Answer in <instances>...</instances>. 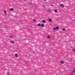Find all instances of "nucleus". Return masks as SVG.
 <instances>
[{"label":"nucleus","mask_w":75,"mask_h":75,"mask_svg":"<svg viewBox=\"0 0 75 75\" xmlns=\"http://www.w3.org/2000/svg\"><path fill=\"white\" fill-rule=\"evenodd\" d=\"M54 11L55 13H57V12H58V11L57 9H55Z\"/></svg>","instance_id":"nucleus-7"},{"label":"nucleus","mask_w":75,"mask_h":75,"mask_svg":"<svg viewBox=\"0 0 75 75\" xmlns=\"http://www.w3.org/2000/svg\"><path fill=\"white\" fill-rule=\"evenodd\" d=\"M4 13L5 14H6V15H7V13H6V11L4 10Z\"/></svg>","instance_id":"nucleus-10"},{"label":"nucleus","mask_w":75,"mask_h":75,"mask_svg":"<svg viewBox=\"0 0 75 75\" xmlns=\"http://www.w3.org/2000/svg\"><path fill=\"white\" fill-rule=\"evenodd\" d=\"M15 57H18V56L17 54H15Z\"/></svg>","instance_id":"nucleus-6"},{"label":"nucleus","mask_w":75,"mask_h":75,"mask_svg":"<svg viewBox=\"0 0 75 75\" xmlns=\"http://www.w3.org/2000/svg\"><path fill=\"white\" fill-rule=\"evenodd\" d=\"M60 6L62 8H64V7H65V6H64V5L63 4H60Z\"/></svg>","instance_id":"nucleus-2"},{"label":"nucleus","mask_w":75,"mask_h":75,"mask_svg":"<svg viewBox=\"0 0 75 75\" xmlns=\"http://www.w3.org/2000/svg\"><path fill=\"white\" fill-rule=\"evenodd\" d=\"M11 38H13L14 37V36H11Z\"/></svg>","instance_id":"nucleus-17"},{"label":"nucleus","mask_w":75,"mask_h":75,"mask_svg":"<svg viewBox=\"0 0 75 75\" xmlns=\"http://www.w3.org/2000/svg\"><path fill=\"white\" fill-rule=\"evenodd\" d=\"M25 1H26V0H25Z\"/></svg>","instance_id":"nucleus-24"},{"label":"nucleus","mask_w":75,"mask_h":75,"mask_svg":"<svg viewBox=\"0 0 75 75\" xmlns=\"http://www.w3.org/2000/svg\"><path fill=\"white\" fill-rule=\"evenodd\" d=\"M47 0H44V1H46Z\"/></svg>","instance_id":"nucleus-22"},{"label":"nucleus","mask_w":75,"mask_h":75,"mask_svg":"<svg viewBox=\"0 0 75 75\" xmlns=\"http://www.w3.org/2000/svg\"><path fill=\"white\" fill-rule=\"evenodd\" d=\"M7 75H10V72H8L7 73Z\"/></svg>","instance_id":"nucleus-9"},{"label":"nucleus","mask_w":75,"mask_h":75,"mask_svg":"<svg viewBox=\"0 0 75 75\" xmlns=\"http://www.w3.org/2000/svg\"><path fill=\"white\" fill-rule=\"evenodd\" d=\"M43 23H45V20H43Z\"/></svg>","instance_id":"nucleus-12"},{"label":"nucleus","mask_w":75,"mask_h":75,"mask_svg":"<svg viewBox=\"0 0 75 75\" xmlns=\"http://www.w3.org/2000/svg\"><path fill=\"white\" fill-rule=\"evenodd\" d=\"M33 21L35 22V21H36V19H34Z\"/></svg>","instance_id":"nucleus-18"},{"label":"nucleus","mask_w":75,"mask_h":75,"mask_svg":"<svg viewBox=\"0 0 75 75\" xmlns=\"http://www.w3.org/2000/svg\"><path fill=\"white\" fill-rule=\"evenodd\" d=\"M49 21H50V22H51L52 21V20L51 19H50L49 20Z\"/></svg>","instance_id":"nucleus-14"},{"label":"nucleus","mask_w":75,"mask_h":75,"mask_svg":"<svg viewBox=\"0 0 75 75\" xmlns=\"http://www.w3.org/2000/svg\"><path fill=\"white\" fill-rule=\"evenodd\" d=\"M10 10L11 11H13V8H11L10 9Z\"/></svg>","instance_id":"nucleus-11"},{"label":"nucleus","mask_w":75,"mask_h":75,"mask_svg":"<svg viewBox=\"0 0 75 75\" xmlns=\"http://www.w3.org/2000/svg\"><path fill=\"white\" fill-rule=\"evenodd\" d=\"M70 75H73V74L71 73V74H70Z\"/></svg>","instance_id":"nucleus-20"},{"label":"nucleus","mask_w":75,"mask_h":75,"mask_svg":"<svg viewBox=\"0 0 75 75\" xmlns=\"http://www.w3.org/2000/svg\"><path fill=\"white\" fill-rule=\"evenodd\" d=\"M11 42L13 44L14 43V41L13 40H11Z\"/></svg>","instance_id":"nucleus-3"},{"label":"nucleus","mask_w":75,"mask_h":75,"mask_svg":"<svg viewBox=\"0 0 75 75\" xmlns=\"http://www.w3.org/2000/svg\"><path fill=\"white\" fill-rule=\"evenodd\" d=\"M41 25H42V27H44V24H42Z\"/></svg>","instance_id":"nucleus-8"},{"label":"nucleus","mask_w":75,"mask_h":75,"mask_svg":"<svg viewBox=\"0 0 75 75\" xmlns=\"http://www.w3.org/2000/svg\"><path fill=\"white\" fill-rule=\"evenodd\" d=\"M73 52H75V49H73Z\"/></svg>","instance_id":"nucleus-13"},{"label":"nucleus","mask_w":75,"mask_h":75,"mask_svg":"<svg viewBox=\"0 0 75 75\" xmlns=\"http://www.w3.org/2000/svg\"><path fill=\"white\" fill-rule=\"evenodd\" d=\"M73 72H74V73H75V69H74V70H73Z\"/></svg>","instance_id":"nucleus-16"},{"label":"nucleus","mask_w":75,"mask_h":75,"mask_svg":"<svg viewBox=\"0 0 75 75\" xmlns=\"http://www.w3.org/2000/svg\"><path fill=\"white\" fill-rule=\"evenodd\" d=\"M38 26H39V27H40V26H41V25L40 24V23H38Z\"/></svg>","instance_id":"nucleus-5"},{"label":"nucleus","mask_w":75,"mask_h":75,"mask_svg":"<svg viewBox=\"0 0 75 75\" xmlns=\"http://www.w3.org/2000/svg\"><path fill=\"white\" fill-rule=\"evenodd\" d=\"M63 31H65V29L64 28L63 29Z\"/></svg>","instance_id":"nucleus-19"},{"label":"nucleus","mask_w":75,"mask_h":75,"mask_svg":"<svg viewBox=\"0 0 75 75\" xmlns=\"http://www.w3.org/2000/svg\"><path fill=\"white\" fill-rule=\"evenodd\" d=\"M60 63H61L62 64H64V61L62 60L60 62Z\"/></svg>","instance_id":"nucleus-4"},{"label":"nucleus","mask_w":75,"mask_h":75,"mask_svg":"<svg viewBox=\"0 0 75 75\" xmlns=\"http://www.w3.org/2000/svg\"><path fill=\"white\" fill-rule=\"evenodd\" d=\"M47 38H50V37L49 36H47Z\"/></svg>","instance_id":"nucleus-15"},{"label":"nucleus","mask_w":75,"mask_h":75,"mask_svg":"<svg viewBox=\"0 0 75 75\" xmlns=\"http://www.w3.org/2000/svg\"><path fill=\"white\" fill-rule=\"evenodd\" d=\"M74 21H75V19L74 20Z\"/></svg>","instance_id":"nucleus-23"},{"label":"nucleus","mask_w":75,"mask_h":75,"mask_svg":"<svg viewBox=\"0 0 75 75\" xmlns=\"http://www.w3.org/2000/svg\"><path fill=\"white\" fill-rule=\"evenodd\" d=\"M48 11L49 12H50V10H48Z\"/></svg>","instance_id":"nucleus-21"},{"label":"nucleus","mask_w":75,"mask_h":75,"mask_svg":"<svg viewBox=\"0 0 75 75\" xmlns=\"http://www.w3.org/2000/svg\"><path fill=\"white\" fill-rule=\"evenodd\" d=\"M59 28V27L57 26L56 28H53V30H58Z\"/></svg>","instance_id":"nucleus-1"}]
</instances>
